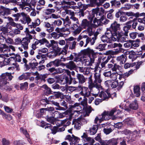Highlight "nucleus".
<instances>
[{
    "label": "nucleus",
    "instance_id": "aec40b11",
    "mask_svg": "<svg viewBox=\"0 0 145 145\" xmlns=\"http://www.w3.org/2000/svg\"><path fill=\"white\" fill-rule=\"evenodd\" d=\"M118 48L116 49V50L115 51H109V53L112 54L113 55L114 54H117L119 53L123 52L125 53V52H124V51H126L125 50L123 49L121 47L122 46H118Z\"/></svg>",
    "mask_w": 145,
    "mask_h": 145
},
{
    "label": "nucleus",
    "instance_id": "338daca9",
    "mask_svg": "<svg viewBox=\"0 0 145 145\" xmlns=\"http://www.w3.org/2000/svg\"><path fill=\"white\" fill-rule=\"evenodd\" d=\"M40 21L39 19L37 18L35 22L32 23V26L34 28L36 26H39L40 24Z\"/></svg>",
    "mask_w": 145,
    "mask_h": 145
},
{
    "label": "nucleus",
    "instance_id": "13d9d810",
    "mask_svg": "<svg viewBox=\"0 0 145 145\" xmlns=\"http://www.w3.org/2000/svg\"><path fill=\"white\" fill-rule=\"evenodd\" d=\"M40 45L45 44L47 45H50L48 40L44 38L40 40Z\"/></svg>",
    "mask_w": 145,
    "mask_h": 145
},
{
    "label": "nucleus",
    "instance_id": "052dcab7",
    "mask_svg": "<svg viewBox=\"0 0 145 145\" xmlns=\"http://www.w3.org/2000/svg\"><path fill=\"white\" fill-rule=\"evenodd\" d=\"M20 130L21 132L23 133L25 136L26 138L29 137V134L25 129L21 127L20 128Z\"/></svg>",
    "mask_w": 145,
    "mask_h": 145
},
{
    "label": "nucleus",
    "instance_id": "bf43d9fd",
    "mask_svg": "<svg viewBox=\"0 0 145 145\" xmlns=\"http://www.w3.org/2000/svg\"><path fill=\"white\" fill-rule=\"evenodd\" d=\"M109 145H116L118 143V138L117 139L112 138L109 140Z\"/></svg>",
    "mask_w": 145,
    "mask_h": 145
},
{
    "label": "nucleus",
    "instance_id": "58836bf2",
    "mask_svg": "<svg viewBox=\"0 0 145 145\" xmlns=\"http://www.w3.org/2000/svg\"><path fill=\"white\" fill-rule=\"evenodd\" d=\"M110 38L108 37L105 35H103L101 37V40L103 42H106L107 43H111V40Z\"/></svg>",
    "mask_w": 145,
    "mask_h": 145
},
{
    "label": "nucleus",
    "instance_id": "412c9836",
    "mask_svg": "<svg viewBox=\"0 0 145 145\" xmlns=\"http://www.w3.org/2000/svg\"><path fill=\"white\" fill-rule=\"evenodd\" d=\"M133 70L131 69L128 72H127L125 73L119 75V79L120 80H122V79H125V78L127 77L130 74L133 73Z\"/></svg>",
    "mask_w": 145,
    "mask_h": 145
},
{
    "label": "nucleus",
    "instance_id": "e2e57ef3",
    "mask_svg": "<svg viewBox=\"0 0 145 145\" xmlns=\"http://www.w3.org/2000/svg\"><path fill=\"white\" fill-rule=\"evenodd\" d=\"M1 8L2 9V11L4 12V15L6 13L7 14H10V11L11 10L10 9L6 8L2 6H1Z\"/></svg>",
    "mask_w": 145,
    "mask_h": 145
},
{
    "label": "nucleus",
    "instance_id": "7ed1b4c3",
    "mask_svg": "<svg viewBox=\"0 0 145 145\" xmlns=\"http://www.w3.org/2000/svg\"><path fill=\"white\" fill-rule=\"evenodd\" d=\"M114 111L112 110L110 111L104 112L101 115L96 117L94 120V123H97L98 121H99L100 123L104 120H106L110 119L112 117L113 112Z\"/></svg>",
    "mask_w": 145,
    "mask_h": 145
},
{
    "label": "nucleus",
    "instance_id": "a18cd8bd",
    "mask_svg": "<svg viewBox=\"0 0 145 145\" xmlns=\"http://www.w3.org/2000/svg\"><path fill=\"white\" fill-rule=\"evenodd\" d=\"M128 42L129 43H131V45L133 44L135 45H138L140 44V40L138 39H137L135 40H129Z\"/></svg>",
    "mask_w": 145,
    "mask_h": 145
},
{
    "label": "nucleus",
    "instance_id": "c756f323",
    "mask_svg": "<svg viewBox=\"0 0 145 145\" xmlns=\"http://www.w3.org/2000/svg\"><path fill=\"white\" fill-rule=\"evenodd\" d=\"M12 16L15 18L14 20L15 21H18L19 19L22 16L23 18L25 16V14L23 12L21 13H17L16 14H15L12 15Z\"/></svg>",
    "mask_w": 145,
    "mask_h": 145
},
{
    "label": "nucleus",
    "instance_id": "5fc2aeb1",
    "mask_svg": "<svg viewBox=\"0 0 145 145\" xmlns=\"http://www.w3.org/2000/svg\"><path fill=\"white\" fill-rule=\"evenodd\" d=\"M52 103V104L58 107L56 108V110H64V108L63 107H61L59 106V103L55 102L53 101L51 102Z\"/></svg>",
    "mask_w": 145,
    "mask_h": 145
},
{
    "label": "nucleus",
    "instance_id": "4c0bfd02",
    "mask_svg": "<svg viewBox=\"0 0 145 145\" xmlns=\"http://www.w3.org/2000/svg\"><path fill=\"white\" fill-rule=\"evenodd\" d=\"M62 13L63 15H64L66 14H68L70 15L71 16H75L74 12L70 10L66 9L64 11L62 12Z\"/></svg>",
    "mask_w": 145,
    "mask_h": 145
},
{
    "label": "nucleus",
    "instance_id": "f8f14e48",
    "mask_svg": "<svg viewBox=\"0 0 145 145\" xmlns=\"http://www.w3.org/2000/svg\"><path fill=\"white\" fill-rule=\"evenodd\" d=\"M89 5L91 7H94L96 6L97 7L102 5V4L106 0H89Z\"/></svg>",
    "mask_w": 145,
    "mask_h": 145
},
{
    "label": "nucleus",
    "instance_id": "37998d69",
    "mask_svg": "<svg viewBox=\"0 0 145 145\" xmlns=\"http://www.w3.org/2000/svg\"><path fill=\"white\" fill-rule=\"evenodd\" d=\"M0 60L1 63H3L4 65H7L9 64V58H5L4 55L3 57H2L1 59H0Z\"/></svg>",
    "mask_w": 145,
    "mask_h": 145
},
{
    "label": "nucleus",
    "instance_id": "72a5a7b5",
    "mask_svg": "<svg viewBox=\"0 0 145 145\" xmlns=\"http://www.w3.org/2000/svg\"><path fill=\"white\" fill-rule=\"evenodd\" d=\"M38 64V63L35 59H33L29 63L30 68L32 69H34Z\"/></svg>",
    "mask_w": 145,
    "mask_h": 145
},
{
    "label": "nucleus",
    "instance_id": "4468645a",
    "mask_svg": "<svg viewBox=\"0 0 145 145\" xmlns=\"http://www.w3.org/2000/svg\"><path fill=\"white\" fill-rule=\"evenodd\" d=\"M82 53H83L85 55H87L88 56L91 57V55L92 59H93L94 60V58L96 57L95 54L93 50H91L89 48L86 49H84L81 51Z\"/></svg>",
    "mask_w": 145,
    "mask_h": 145
},
{
    "label": "nucleus",
    "instance_id": "5701e85b",
    "mask_svg": "<svg viewBox=\"0 0 145 145\" xmlns=\"http://www.w3.org/2000/svg\"><path fill=\"white\" fill-rule=\"evenodd\" d=\"M81 89V86H79L78 87L69 86L67 88V90L71 92L74 91L79 92Z\"/></svg>",
    "mask_w": 145,
    "mask_h": 145
},
{
    "label": "nucleus",
    "instance_id": "c03bdc74",
    "mask_svg": "<svg viewBox=\"0 0 145 145\" xmlns=\"http://www.w3.org/2000/svg\"><path fill=\"white\" fill-rule=\"evenodd\" d=\"M9 65H13L14 66L16 65V67H18V64L16 63V61L15 58L13 57H11L9 58Z\"/></svg>",
    "mask_w": 145,
    "mask_h": 145
},
{
    "label": "nucleus",
    "instance_id": "c85d7f7f",
    "mask_svg": "<svg viewBox=\"0 0 145 145\" xmlns=\"http://www.w3.org/2000/svg\"><path fill=\"white\" fill-rule=\"evenodd\" d=\"M110 3L112 7H114L116 8H119L121 5L120 1L117 0H112L111 1Z\"/></svg>",
    "mask_w": 145,
    "mask_h": 145
},
{
    "label": "nucleus",
    "instance_id": "49530a36",
    "mask_svg": "<svg viewBox=\"0 0 145 145\" xmlns=\"http://www.w3.org/2000/svg\"><path fill=\"white\" fill-rule=\"evenodd\" d=\"M125 15L128 16H135L136 17H138L140 15V14L138 13H134L132 12H126Z\"/></svg>",
    "mask_w": 145,
    "mask_h": 145
},
{
    "label": "nucleus",
    "instance_id": "e433bc0d",
    "mask_svg": "<svg viewBox=\"0 0 145 145\" xmlns=\"http://www.w3.org/2000/svg\"><path fill=\"white\" fill-rule=\"evenodd\" d=\"M98 129L97 126L96 125H93L92 127L90 129V134L91 135H94L97 132Z\"/></svg>",
    "mask_w": 145,
    "mask_h": 145
},
{
    "label": "nucleus",
    "instance_id": "1a4fd4ad",
    "mask_svg": "<svg viewBox=\"0 0 145 145\" xmlns=\"http://www.w3.org/2000/svg\"><path fill=\"white\" fill-rule=\"evenodd\" d=\"M81 137L83 140L87 142L86 143L84 144L83 145H93L95 142V140L93 138L88 137L85 133H84Z\"/></svg>",
    "mask_w": 145,
    "mask_h": 145
},
{
    "label": "nucleus",
    "instance_id": "9d476101",
    "mask_svg": "<svg viewBox=\"0 0 145 145\" xmlns=\"http://www.w3.org/2000/svg\"><path fill=\"white\" fill-rule=\"evenodd\" d=\"M49 48L51 47L53 49V50L55 51L57 54L60 55L61 54H62L65 55L67 53V51L64 49H62L60 48H59L58 46H47Z\"/></svg>",
    "mask_w": 145,
    "mask_h": 145
},
{
    "label": "nucleus",
    "instance_id": "7c9ffc66",
    "mask_svg": "<svg viewBox=\"0 0 145 145\" xmlns=\"http://www.w3.org/2000/svg\"><path fill=\"white\" fill-rule=\"evenodd\" d=\"M79 121L74 119L72 121V124H74V128L77 130H79L80 129L81 125Z\"/></svg>",
    "mask_w": 145,
    "mask_h": 145
},
{
    "label": "nucleus",
    "instance_id": "6e6552de",
    "mask_svg": "<svg viewBox=\"0 0 145 145\" xmlns=\"http://www.w3.org/2000/svg\"><path fill=\"white\" fill-rule=\"evenodd\" d=\"M111 30L110 28L107 29L105 35L108 37L110 38L114 41L118 40L119 39L117 35L114 32H113Z\"/></svg>",
    "mask_w": 145,
    "mask_h": 145
},
{
    "label": "nucleus",
    "instance_id": "423d86ee",
    "mask_svg": "<svg viewBox=\"0 0 145 145\" xmlns=\"http://www.w3.org/2000/svg\"><path fill=\"white\" fill-rule=\"evenodd\" d=\"M13 76L10 73H6L2 74L0 76V86L1 87L8 83Z\"/></svg>",
    "mask_w": 145,
    "mask_h": 145
},
{
    "label": "nucleus",
    "instance_id": "dca6fc26",
    "mask_svg": "<svg viewBox=\"0 0 145 145\" xmlns=\"http://www.w3.org/2000/svg\"><path fill=\"white\" fill-rule=\"evenodd\" d=\"M8 33V31L7 27H3L1 29V30H0V39L3 40L2 42L3 41V40L1 38V37L4 38H5Z\"/></svg>",
    "mask_w": 145,
    "mask_h": 145
},
{
    "label": "nucleus",
    "instance_id": "774afa93",
    "mask_svg": "<svg viewBox=\"0 0 145 145\" xmlns=\"http://www.w3.org/2000/svg\"><path fill=\"white\" fill-rule=\"evenodd\" d=\"M2 145H9L10 142L9 140L5 138H3L2 140Z\"/></svg>",
    "mask_w": 145,
    "mask_h": 145
},
{
    "label": "nucleus",
    "instance_id": "3c124183",
    "mask_svg": "<svg viewBox=\"0 0 145 145\" xmlns=\"http://www.w3.org/2000/svg\"><path fill=\"white\" fill-rule=\"evenodd\" d=\"M62 23V22L61 20L58 19L55 20L53 22V24L55 26L60 27Z\"/></svg>",
    "mask_w": 145,
    "mask_h": 145
},
{
    "label": "nucleus",
    "instance_id": "ddd939ff",
    "mask_svg": "<svg viewBox=\"0 0 145 145\" xmlns=\"http://www.w3.org/2000/svg\"><path fill=\"white\" fill-rule=\"evenodd\" d=\"M80 91V94L85 97H89L90 95V92L89 91L88 88L85 87H82Z\"/></svg>",
    "mask_w": 145,
    "mask_h": 145
},
{
    "label": "nucleus",
    "instance_id": "b1692460",
    "mask_svg": "<svg viewBox=\"0 0 145 145\" xmlns=\"http://www.w3.org/2000/svg\"><path fill=\"white\" fill-rule=\"evenodd\" d=\"M76 77L77 78L78 80L79 84H82L84 83L86 81V79L84 76L80 74H77Z\"/></svg>",
    "mask_w": 145,
    "mask_h": 145
},
{
    "label": "nucleus",
    "instance_id": "2eb2a0df",
    "mask_svg": "<svg viewBox=\"0 0 145 145\" xmlns=\"http://www.w3.org/2000/svg\"><path fill=\"white\" fill-rule=\"evenodd\" d=\"M99 97L103 100L107 99L108 97H111L110 94L106 91H102L99 95Z\"/></svg>",
    "mask_w": 145,
    "mask_h": 145
},
{
    "label": "nucleus",
    "instance_id": "393cba45",
    "mask_svg": "<svg viewBox=\"0 0 145 145\" xmlns=\"http://www.w3.org/2000/svg\"><path fill=\"white\" fill-rule=\"evenodd\" d=\"M20 21L22 24H25L27 23L28 24L31 21V19L29 16H27L25 14V16L24 17H23V20L20 19Z\"/></svg>",
    "mask_w": 145,
    "mask_h": 145
},
{
    "label": "nucleus",
    "instance_id": "39448f33",
    "mask_svg": "<svg viewBox=\"0 0 145 145\" xmlns=\"http://www.w3.org/2000/svg\"><path fill=\"white\" fill-rule=\"evenodd\" d=\"M120 24L115 21L112 24L110 28L119 39L123 35V33L120 31Z\"/></svg>",
    "mask_w": 145,
    "mask_h": 145
},
{
    "label": "nucleus",
    "instance_id": "6ab92c4d",
    "mask_svg": "<svg viewBox=\"0 0 145 145\" xmlns=\"http://www.w3.org/2000/svg\"><path fill=\"white\" fill-rule=\"evenodd\" d=\"M126 58V56L125 55L122 54L117 57L116 60L120 65H122L125 62Z\"/></svg>",
    "mask_w": 145,
    "mask_h": 145
},
{
    "label": "nucleus",
    "instance_id": "bb28decb",
    "mask_svg": "<svg viewBox=\"0 0 145 145\" xmlns=\"http://www.w3.org/2000/svg\"><path fill=\"white\" fill-rule=\"evenodd\" d=\"M71 107L73 108L74 110L80 113H82V108L80 106V104L77 103H76L73 105L71 106Z\"/></svg>",
    "mask_w": 145,
    "mask_h": 145
},
{
    "label": "nucleus",
    "instance_id": "a878e982",
    "mask_svg": "<svg viewBox=\"0 0 145 145\" xmlns=\"http://www.w3.org/2000/svg\"><path fill=\"white\" fill-rule=\"evenodd\" d=\"M48 76L46 74H39L35 77V79L37 80H40L41 81L43 82L45 81V79Z\"/></svg>",
    "mask_w": 145,
    "mask_h": 145
},
{
    "label": "nucleus",
    "instance_id": "6e6d98bb",
    "mask_svg": "<svg viewBox=\"0 0 145 145\" xmlns=\"http://www.w3.org/2000/svg\"><path fill=\"white\" fill-rule=\"evenodd\" d=\"M121 38L118 40H117L118 41H120L121 42H127L126 43H125L124 44V45H130V44H129V43L128 42V41H126V38L125 37H123Z\"/></svg>",
    "mask_w": 145,
    "mask_h": 145
},
{
    "label": "nucleus",
    "instance_id": "2f4dec72",
    "mask_svg": "<svg viewBox=\"0 0 145 145\" xmlns=\"http://www.w3.org/2000/svg\"><path fill=\"white\" fill-rule=\"evenodd\" d=\"M30 0H22V4H20L19 5L20 7L22 9H23L24 7L25 6H28L29 7H31V4L28 3Z\"/></svg>",
    "mask_w": 145,
    "mask_h": 145
},
{
    "label": "nucleus",
    "instance_id": "603ef678",
    "mask_svg": "<svg viewBox=\"0 0 145 145\" xmlns=\"http://www.w3.org/2000/svg\"><path fill=\"white\" fill-rule=\"evenodd\" d=\"M30 42V40L28 38H23L22 40V45H27L28 43Z\"/></svg>",
    "mask_w": 145,
    "mask_h": 145
},
{
    "label": "nucleus",
    "instance_id": "a211bd4d",
    "mask_svg": "<svg viewBox=\"0 0 145 145\" xmlns=\"http://www.w3.org/2000/svg\"><path fill=\"white\" fill-rule=\"evenodd\" d=\"M59 82L61 84L64 85L66 84H70L71 82L69 81L68 77L67 76H64L63 77H61L58 80Z\"/></svg>",
    "mask_w": 145,
    "mask_h": 145
},
{
    "label": "nucleus",
    "instance_id": "f3484780",
    "mask_svg": "<svg viewBox=\"0 0 145 145\" xmlns=\"http://www.w3.org/2000/svg\"><path fill=\"white\" fill-rule=\"evenodd\" d=\"M78 69L80 72L83 73L85 75H88L91 74L90 72V68L88 67H79Z\"/></svg>",
    "mask_w": 145,
    "mask_h": 145
},
{
    "label": "nucleus",
    "instance_id": "864d4df0",
    "mask_svg": "<svg viewBox=\"0 0 145 145\" xmlns=\"http://www.w3.org/2000/svg\"><path fill=\"white\" fill-rule=\"evenodd\" d=\"M137 57V55L135 52L130 53L129 56V58L131 59L132 61H133L135 60Z\"/></svg>",
    "mask_w": 145,
    "mask_h": 145
},
{
    "label": "nucleus",
    "instance_id": "9b49d317",
    "mask_svg": "<svg viewBox=\"0 0 145 145\" xmlns=\"http://www.w3.org/2000/svg\"><path fill=\"white\" fill-rule=\"evenodd\" d=\"M112 57L111 56H108L107 57H104L101 59L99 61V63H101V67L102 69H105V65L110 60Z\"/></svg>",
    "mask_w": 145,
    "mask_h": 145
},
{
    "label": "nucleus",
    "instance_id": "4d7b16f0",
    "mask_svg": "<svg viewBox=\"0 0 145 145\" xmlns=\"http://www.w3.org/2000/svg\"><path fill=\"white\" fill-rule=\"evenodd\" d=\"M126 141V138L125 137L118 138V143L120 142L121 145H126L125 143Z\"/></svg>",
    "mask_w": 145,
    "mask_h": 145
},
{
    "label": "nucleus",
    "instance_id": "f704fd0d",
    "mask_svg": "<svg viewBox=\"0 0 145 145\" xmlns=\"http://www.w3.org/2000/svg\"><path fill=\"white\" fill-rule=\"evenodd\" d=\"M133 90L135 95L137 97H139L140 95V88L139 86H135Z\"/></svg>",
    "mask_w": 145,
    "mask_h": 145
},
{
    "label": "nucleus",
    "instance_id": "0e129e2a",
    "mask_svg": "<svg viewBox=\"0 0 145 145\" xmlns=\"http://www.w3.org/2000/svg\"><path fill=\"white\" fill-rule=\"evenodd\" d=\"M26 36L27 38H29V39H31L32 38V35L29 33V31L28 28H26L25 31Z\"/></svg>",
    "mask_w": 145,
    "mask_h": 145
},
{
    "label": "nucleus",
    "instance_id": "ea45409f",
    "mask_svg": "<svg viewBox=\"0 0 145 145\" xmlns=\"http://www.w3.org/2000/svg\"><path fill=\"white\" fill-rule=\"evenodd\" d=\"M61 19L63 21V23L65 24L67 23L66 25L70 26L72 24L71 21L70 20V19L69 18L68 16H67L65 18H61Z\"/></svg>",
    "mask_w": 145,
    "mask_h": 145
},
{
    "label": "nucleus",
    "instance_id": "79ce46f5",
    "mask_svg": "<svg viewBox=\"0 0 145 145\" xmlns=\"http://www.w3.org/2000/svg\"><path fill=\"white\" fill-rule=\"evenodd\" d=\"M71 116H69L68 119H65L64 120L62 121L61 122V123L62 124H65L66 122V123L65 125L64 126L66 127L67 126L69 125L71 123L70 121L71 120Z\"/></svg>",
    "mask_w": 145,
    "mask_h": 145
},
{
    "label": "nucleus",
    "instance_id": "20e7f679",
    "mask_svg": "<svg viewBox=\"0 0 145 145\" xmlns=\"http://www.w3.org/2000/svg\"><path fill=\"white\" fill-rule=\"evenodd\" d=\"M105 85L109 88H117V90H119L122 88L124 82L123 81H121L118 84V81H117L109 80L105 81Z\"/></svg>",
    "mask_w": 145,
    "mask_h": 145
},
{
    "label": "nucleus",
    "instance_id": "c9c22d12",
    "mask_svg": "<svg viewBox=\"0 0 145 145\" xmlns=\"http://www.w3.org/2000/svg\"><path fill=\"white\" fill-rule=\"evenodd\" d=\"M51 35L54 39H57L60 37H63L64 34L63 33L58 34L56 32H53L51 34Z\"/></svg>",
    "mask_w": 145,
    "mask_h": 145
},
{
    "label": "nucleus",
    "instance_id": "69168bd1",
    "mask_svg": "<svg viewBox=\"0 0 145 145\" xmlns=\"http://www.w3.org/2000/svg\"><path fill=\"white\" fill-rule=\"evenodd\" d=\"M53 65L56 67H58L61 64V60H60L56 59L53 61Z\"/></svg>",
    "mask_w": 145,
    "mask_h": 145
},
{
    "label": "nucleus",
    "instance_id": "cd10ccee",
    "mask_svg": "<svg viewBox=\"0 0 145 145\" xmlns=\"http://www.w3.org/2000/svg\"><path fill=\"white\" fill-rule=\"evenodd\" d=\"M66 67L71 70H74L76 68L75 64L72 61H70L65 64Z\"/></svg>",
    "mask_w": 145,
    "mask_h": 145
},
{
    "label": "nucleus",
    "instance_id": "09e8293b",
    "mask_svg": "<svg viewBox=\"0 0 145 145\" xmlns=\"http://www.w3.org/2000/svg\"><path fill=\"white\" fill-rule=\"evenodd\" d=\"M46 119L48 122L53 124H54L55 119L52 116L49 117L48 116L46 117Z\"/></svg>",
    "mask_w": 145,
    "mask_h": 145
},
{
    "label": "nucleus",
    "instance_id": "de8ad7c7",
    "mask_svg": "<svg viewBox=\"0 0 145 145\" xmlns=\"http://www.w3.org/2000/svg\"><path fill=\"white\" fill-rule=\"evenodd\" d=\"M119 76V74L117 72H114L111 73L110 78L112 81L116 80L118 76Z\"/></svg>",
    "mask_w": 145,
    "mask_h": 145
},
{
    "label": "nucleus",
    "instance_id": "f257e3e1",
    "mask_svg": "<svg viewBox=\"0 0 145 145\" xmlns=\"http://www.w3.org/2000/svg\"><path fill=\"white\" fill-rule=\"evenodd\" d=\"M90 68L94 70V80L93 82L92 79V74H89V77L88 78V87L91 91H93L95 94L93 95L96 97L98 96V93L99 92V90L101 88V83L102 80L101 78V74L100 71L98 69V68L95 67L93 69L90 67Z\"/></svg>",
    "mask_w": 145,
    "mask_h": 145
},
{
    "label": "nucleus",
    "instance_id": "8fccbe9b",
    "mask_svg": "<svg viewBox=\"0 0 145 145\" xmlns=\"http://www.w3.org/2000/svg\"><path fill=\"white\" fill-rule=\"evenodd\" d=\"M130 107L134 110H136L137 108L138 104L137 101H135L134 102L131 103L130 105Z\"/></svg>",
    "mask_w": 145,
    "mask_h": 145
},
{
    "label": "nucleus",
    "instance_id": "0eeeda50",
    "mask_svg": "<svg viewBox=\"0 0 145 145\" xmlns=\"http://www.w3.org/2000/svg\"><path fill=\"white\" fill-rule=\"evenodd\" d=\"M81 54L83 55V59H81L82 63L83 64H84V65L86 66H88L91 65L92 63L94 62V59H92L90 56L87 55H85L81 52Z\"/></svg>",
    "mask_w": 145,
    "mask_h": 145
},
{
    "label": "nucleus",
    "instance_id": "a19ab883",
    "mask_svg": "<svg viewBox=\"0 0 145 145\" xmlns=\"http://www.w3.org/2000/svg\"><path fill=\"white\" fill-rule=\"evenodd\" d=\"M131 26L130 25H127L126 26L123 27V29L125 32L124 35L125 36H127L128 35V33L129 32V30L131 28Z\"/></svg>",
    "mask_w": 145,
    "mask_h": 145
},
{
    "label": "nucleus",
    "instance_id": "473e14b6",
    "mask_svg": "<svg viewBox=\"0 0 145 145\" xmlns=\"http://www.w3.org/2000/svg\"><path fill=\"white\" fill-rule=\"evenodd\" d=\"M72 138L71 141L70 143V145H72V144L76 145L79 142L80 139L77 137L74 136L73 135H72Z\"/></svg>",
    "mask_w": 145,
    "mask_h": 145
},
{
    "label": "nucleus",
    "instance_id": "680f3d73",
    "mask_svg": "<svg viewBox=\"0 0 145 145\" xmlns=\"http://www.w3.org/2000/svg\"><path fill=\"white\" fill-rule=\"evenodd\" d=\"M121 67V66H119L118 65H117L116 63L114 64V65H113V67L112 69V71L115 72H117V69L119 70L120 69Z\"/></svg>",
    "mask_w": 145,
    "mask_h": 145
},
{
    "label": "nucleus",
    "instance_id": "4be33fe9",
    "mask_svg": "<svg viewBox=\"0 0 145 145\" xmlns=\"http://www.w3.org/2000/svg\"><path fill=\"white\" fill-rule=\"evenodd\" d=\"M45 129H50L52 133L53 134H55L56 132H58L57 127L54 126L52 127V126L50 124H48L47 125H45Z\"/></svg>",
    "mask_w": 145,
    "mask_h": 145
},
{
    "label": "nucleus",
    "instance_id": "f03ea898",
    "mask_svg": "<svg viewBox=\"0 0 145 145\" xmlns=\"http://www.w3.org/2000/svg\"><path fill=\"white\" fill-rule=\"evenodd\" d=\"M98 20L96 18H95L93 21V23H91V22L88 21L87 19H84L82 21L80 25H79L74 31L73 33L74 35L79 34L82 30L84 29L87 28V31L89 36H91L93 34V32L92 31L93 28H95L97 27L98 25L95 24L97 22Z\"/></svg>",
    "mask_w": 145,
    "mask_h": 145
}]
</instances>
